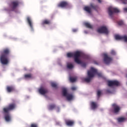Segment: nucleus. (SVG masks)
Wrapping results in <instances>:
<instances>
[{"mask_svg":"<svg viewBox=\"0 0 127 127\" xmlns=\"http://www.w3.org/2000/svg\"><path fill=\"white\" fill-rule=\"evenodd\" d=\"M27 21L30 27V28L33 29V26L32 25V22H31V19H30V17H27Z\"/></svg>","mask_w":127,"mask_h":127,"instance_id":"nucleus-18","label":"nucleus"},{"mask_svg":"<svg viewBox=\"0 0 127 127\" xmlns=\"http://www.w3.org/2000/svg\"><path fill=\"white\" fill-rule=\"evenodd\" d=\"M51 86L53 88H55V89H57V84L55 82H52Z\"/></svg>","mask_w":127,"mask_h":127,"instance_id":"nucleus-29","label":"nucleus"},{"mask_svg":"<svg viewBox=\"0 0 127 127\" xmlns=\"http://www.w3.org/2000/svg\"><path fill=\"white\" fill-rule=\"evenodd\" d=\"M10 54V50L5 48L1 52L0 56V62L2 65H7L8 64V55Z\"/></svg>","mask_w":127,"mask_h":127,"instance_id":"nucleus-1","label":"nucleus"},{"mask_svg":"<svg viewBox=\"0 0 127 127\" xmlns=\"http://www.w3.org/2000/svg\"><path fill=\"white\" fill-rule=\"evenodd\" d=\"M63 95L64 97H66L68 101H71V100H73V95L67 93V89L65 88H63Z\"/></svg>","mask_w":127,"mask_h":127,"instance_id":"nucleus-6","label":"nucleus"},{"mask_svg":"<svg viewBox=\"0 0 127 127\" xmlns=\"http://www.w3.org/2000/svg\"><path fill=\"white\" fill-rule=\"evenodd\" d=\"M19 4V2L18 1H13L11 2L10 6L11 7L12 10H14L18 6Z\"/></svg>","mask_w":127,"mask_h":127,"instance_id":"nucleus-14","label":"nucleus"},{"mask_svg":"<svg viewBox=\"0 0 127 127\" xmlns=\"http://www.w3.org/2000/svg\"><path fill=\"white\" fill-rule=\"evenodd\" d=\"M51 21H50V20L46 19L43 21L42 24V25H44V24L49 25V24H51Z\"/></svg>","mask_w":127,"mask_h":127,"instance_id":"nucleus-20","label":"nucleus"},{"mask_svg":"<svg viewBox=\"0 0 127 127\" xmlns=\"http://www.w3.org/2000/svg\"><path fill=\"white\" fill-rule=\"evenodd\" d=\"M107 92H110V91H109V90H107Z\"/></svg>","mask_w":127,"mask_h":127,"instance_id":"nucleus-43","label":"nucleus"},{"mask_svg":"<svg viewBox=\"0 0 127 127\" xmlns=\"http://www.w3.org/2000/svg\"><path fill=\"white\" fill-rule=\"evenodd\" d=\"M121 1L124 3V4H127V0H121Z\"/></svg>","mask_w":127,"mask_h":127,"instance_id":"nucleus-32","label":"nucleus"},{"mask_svg":"<svg viewBox=\"0 0 127 127\" xmlns=\"http://www.w3.org/2000/svg\"><path fill=\"white\" fill-rule=\"evenodd\" d=\"M91 108L92 110H95L97 108V103L96 102H92L91 103Z\"/></svg>","mask_w":127,"mask_h":127,"instance_id":"nucleus-22","label":"nucleus"},{"mask_svg":"<svg viewBox=\"0 0 127 127\" xmlns=\"http://www.w3.org/2000/svg\"><path fill=\"white\" fill-rule=\"evenodd\" d=\"M101 95H102V91L100 90H98L97 93V96L98 99H100V97H101Z\"/></svg>","mask_w":127,"mask_h":127,"instance_id":"nucleus-28","label":"nucleus"},{"mask_svg":"<svg viewBox=\"0 0 127 127\" xmlns=\"http://www.w3.org/2000/svg\"><path fill=\"white\" fill-rule=\"evenodd\" d=\"M84 25L87 28H90V29H92V28H93V26H92L91 24H90L88 22H85L84 23Z\"/></svg>","mask_w":127,"mask_h":127,"instance_id":"nucleus-24","label":"nucleus"},{"mask_svg":"<svg viewBox=\"0 0 127 127\" xmlns=\"http://www.w3.org/2000/svg\"><path fill=\"white\" fill-rule=\"evenodd\" d=\"M111 54L112 55H116V52H115V51H114V50H112V51H111Z\"/></svg>","mask_w":127,"mask_h":127,"instance_id":"nucleus-35","label":"nucleus"},{"mask_svg":"<svg viewBox=\"0 0 127 127\" xmlns=\"http://www.w3.org/2000/svg\"><path fill=\"white\" fill-rule=\"evenodd\" d=\"M124 10L125 12H127V8H124Z\"/></svg>","mask_w":127,"mask_h":127,"instance_id":"nucleus-39","label":"nucleus"},{"mask_svg":"<svg viewBox=\"0 0 127 127\" xmlns=\"http://www.w3.org/2000/svg\"><path fill=\"white\" fill-rule=\"evenodd\" d=\"M94 69L96 71V72L94 73V76L96 74L98 77H103V74H102V73L98 72V70L95 68H94Z\"/></svg>","mask_w":127,"mask_h":127,"instance_id":"nucleus-26","label":"nucleus"},{"mask_svg":"<svg viewBox=\"0 0 127 127\" xmlns=\"http://www.w3.org/2000/svg\"><path fill=\"white\" fill-rule=\"evenodd\" d=\"M92 8L95 10L98 9V5H95L93 3H91L90 6H86L84 7V10L88 12V13H91L92 11Z\"/></svg>","mask_w":127,"mask_h":127,"instance_id":"nucleus-4","label":"nucleus"},{"mask_svg":"<svg viewBox=\"0 0 127 127\" xmlns=\"http://www.w3.org/2000/svg\"><path fill=\"white\" fill-rule=\"evenodd\" d=\"M39 93H40L41 95H45V94L48 93V90L47 89H45L43 87H41L39 89Z\"/></svg>","mask_w":127,"mask_h":127,"instance_id":"nucleus-16","label":"nucleus"},{"mask_svg":"<svg viewBox=\"0 0 127 127\" xmlns=\"http://www.w3.org/2000/svg\"><path fill=\"white\" fill-rule=\"evenodd\" d=\"M72 31L73 32H77V30L76 29H73Z\"/></svg>","mask_w":127,"mask_h":127,"instance_id":"nucleus-37","label":"nucleus"},{"mask_svg":"<svg viewBox=\"0 0 127 127\" xmlns=\"http://www.w3.org/2000/svg\"><path fill=\"white\" fill-rule=\"evenodd\" d=\"M112 108L113 109V112L115 114H118V113L120 112L121 110V107L117 105L116 103H114L112 105Z\"/></svg>","mask_w":127,"mask_h":127,"instance_id":"nucleus-13","label":"nucleus"},{"mask_svg":"<svg viewBox=\"0 0 127 127\" xmlns=\"http://www.w3.org/2000/svg\"><path fill=\"white\" fill-rule=\"evenodd\" d=\"M76 88L75 87H71L72 91H75L76 90Z\"/></svg>","mask_w":127,"mask_h":127,"instance_id":"nucleus-36","label":"nucleus"},{"mask_svg":"<svg viewBox=\"0 0 127 127\" xmlns=\"http://www.w3.org/2000/svg\"><path fill=\"white\" fill-rule=\"evenodd\" d=\"M6 90L8 93H10L11 92H14V91H15V88L14 86H7Z\"/></svg>","mask_w":127,"mask_h":127,"instance_id":"nucleus-17","label":"nucleus"},{"mask_svg":"<svg viewBox=\"0 0 127 127\" xmlns=\"http://www.w3.org/2000/svg\"><path fill=\"white\" fill-rule=\"evenodd\" d=\"M58 7L66 8L70 6V4L67 1H62L58 4Z\"/></svg>","mask_w":127,"mask_h":127,"instance_id":"nucleus-9","label":"nucleus"},{"mask_svg":"<svg viewBox=\"0 0 127 127\" xmlns=\"http://www.w3.org/2000/svg\"><path fill=\"white\" fill-rule=\"evenodd\" d=\"M24 78H25V79H31L32 78V74H25Z\"/></svg>","mask_w":127,"mask_h":127,"instance_id":"nucleus-27","label":"nucleus"},{"mask_svg":"<svg viewBox=\"0 0 127 127\" xmlns=\"http://www.w3.org/2000/svg\"><path fill=\"white\" fill-rule=\"evenodd\" d=\"M81 64V65L82 66V67H86V63H82L81 62V64Z\"/></svg>","mask_w":127,"mask_h":127,"instance_id":"nucleus-34","label":"nucleus"},{"mask_svg":"<svg viewBox=\"0 0 127 127\" xmlns=\"http://www.w3.org/2000/svg\"><path fill=\"white\" fill-rule=\"evenodd\" d=\"M69 81L71 83H74V82H76V81H77V77L70 76L69 77Z\"/></svg>","mask_w":127,"mask_h":127,"instance_id":"nucleus-23","label":"nucleus"},{"mask_svg":"<svg viewBox=\"0 0 127 127\" xmlns=\"http://www.w3.org/2000/svg\"><path fill=\"white\" fill-rule=\"evenodd\" d=\"M14 108H15V104H11L9 105L8 108L3 109L4 113H6V114H7L8 112H9V111L13 110Z\"/></svg>","mask_w":127,"mask_h":127,"instance_id":"nucleus-11","label":"nucleus"},{"mask_svg":"<svg viewBox=\"0 0 127 127\" xmlns=\"http://www.w3.org/2000/svg\"><path fill=\"white\" fill-rule=\"evenodd\" d=\"M109 87H113V86H120V82L118 80H109L108 81Z\"/></svg>","mask_w":127,"mask_h":127,"instance_id":"nucleus-10","label":"nucleus"},{"mask_svg":"<svg viewBox=\"0 0 127 127\" xmlns=\"http://www.w3.org/2000/svg\"><path fill=\"white\" fill-rule=\"evenodd\" d=\"M55 108H56L55 104H51L48 106V110H49V111H52V110H54Z\"/></svg>","mask_w":127,"mask_h":127,"instance_id":"nucleus-21","label":"nucleus"},{"mask_svg":"<svg viewBox=\"0 0 127 127\" xmlns=\"http://www.w3.org/2000/svg\"><path fill=\"white\" fill-rule=\"evenodd\" d=\"M94 64H96V65H98V63H97V62L96 61L94 62Z\"/></svg>","mask_w":127,"mask_h":127,"instance_id":"nucleus-41","label":"nucleus"},{"mask_svg":"<svg viewBox=\"0 0 127 127\" xmlns=\"http://www.w3.org/2000/svg\"><path fill=\"white\" fill-rule=\"evenodd\" d=\"M115 37L116 40H124L125 42H127V36L126 35L120 36L119 35H116Z\"/></svg>","mask_w":127,"mask_h":127,"instance_id":"nucleus-12","label":"nucleus"},{"mask_svg":"<svg viewBox=\"0 0 127 127\" xmlns=\"http://www.w3.org/2000/svg\"><path fill=\"white\" fill-rule=\"evenodd\" d=\"M67 56L69 58L73 57L74 62L75 63H77V64H81V63H82V61L80 60V58L81 57V52L79 51H76L74 53H68L67 54Z\"/></svg>","mask_w":127,"mask_h":127,"instance_id":"nucleus-2","label":"nucleus"},{"mask_svg":"<svg viewBox=\"0 0 127 127\" xmlns=\"http://www.w3.org/2000/svg\"><path fill=\"white\" fill-rule=\"evenodd\" d=\"M126 77L127 78V73L126 74Z\"/></svg>","mask_w":127,"mask_h":127,"instance_id":"nucleus-42","label":"nucleus"},{"mask_svg":"<svg viewBox=\"0 0 127 127\" xmlns=\"http://www.w3.org/2000/svg\"><path fill=\"white\" fill-rule=\"evenodd\" d=\"M98 33H104L105 34H109V30L108 28L105 26H101L97 30Z\"/></svg>","mask_w":127,"mask_h":127,"instance_id":"nucleus-8","label":"nucleus"},{"mask_svg":"<svg viewBox=\"0 0 127 127\" xmlns=\"http://www.w3.org/2000/svg\"><path fill=\"white\" fill-rule=\"evenodd\" d=\"M118 12H120V10L117 8L112 6H110L108 8V14L111 17H113V14H114V13H118Z\"/></svg>","mask_w":127,"mask_h":127,"instance_id":"nucleus-5","label":"nucleus"},{"mask_svg":"<svg viewBox=\"0 0 127 127\" xmlns=\"http://www.w3.org/2000/svg\"><path fill=\"white\" fill-rule=\"evenodd\" d=\"M104 57V62L107 65H109L111 62L113 61V59L111 57H109L107 54H104L103 55Z\"/></svg>","mask_w":127,"mask_h":127,"instance_id":"nucleus-7","label":"nucleus"},{"mask_svg":"<svg viewBox=\"0 0 127 127\" xmlns=\"http://www.w3.org/2000/svg\"><path fill=\"white\" fill-rule=\"evenodd\" d=\"M5 120L6 122H10L11 118L9 114H7L5 115Z\"/></svg>","mask_w":127,"mask_h":127,"instance_id":"nucleus-19","label":"nucleus"},{"mask_svg":"<svg viewBox=\"0 0 127 127\" xmlns=\"http://www.w3.org/2000/svg\"><path fill=\"white\" fill-rule=\"evenodd\" d=\"M98 1L99 3H101V2H102V0H98Z\"/></svg>","mask_w":127,"mask_h":127,"instance_id":"nucleus-40","label":"nucleus"},{"mask_svg":"<svg viewBox=\"0 0 127 127\" xmlns=\"http://www.w3.org/2000/svg\"><path fill=\"white\" fill-rule=\"evenodd\" d=\"M119 25H123L124 24V22L123 21H119L118 22Z\"/></svg>","mask_w":127,"mask_h":127,"instance_id":"nucleus-33","label":"nucleus"},{"mask_svg":"<svg viewBox=\"0 0 127 127\" xmlns=\"http://www.w3.org/2000/svg\"><path fill=\"white\" fill-rule=\"evenodd\" d=\"M67 67L68 69H72L73 67V64H68L67 65Z\"/></svg>","mask_w":127,"mask_h":127,"instance_id":"nucleus-30","label":"nucleus"},{"mask_svg":"<svg viewBox=\"0 0 127 127\" xmlns=\"http://www.w3.org/2000/svg\"><path fill=\"white\" fill-rule=\"evenodd\" d=\"M65 123L67 127H73V126H74V124H75V122L73 120H65Z\"/></svg>","mask_w":127,"mask_h":127,"instance_id":"nucleus-15","label":"nucleus"},{"mask_svg":"<svg viewBox=\"0 0 127 127\" xmlns=\"http://www.w3.org/2000/svg\"><path fill=\"white\" fill-rule=\"evenodd\" d=\"M30 127H38V125L36 123H33L31 124Z\"/></svg>","mask_w":127,"mask_h":127,"instance_id":"nucleus-31","label":"nucleus"},{"mask_svg":"<svg viewBox=\"0 0 127 127\" xmlns=\"http://www.w3.org/2000/svg\"><path fill=\"white\" fill-rule=\"evenodd\" d=\"M97 71L94 69V67H91L90 70L87 72L88 77L84 79V81L86 83H90L91 82V79L93 77H95V73H96Z\"/></svg>","mask_w":127,"mask_h":127,"instance_id":"nucleus-3","label":"nucleus"},{"mask_svg":"<svg viewBox=\"0 0 127 127\" xmlns=\"http://www.w3.org/2000/svg\"><path fill=\"white\" fill-rule=\"evenodd\" d=\"M60 111V108L59 107H57V111L59 112Z\"/></svg>","mask_w":127,"mask_h":127,"instance_id":"nucleus-38","label":"nucleus"},{"mask_svg":"<svg viewBox=\"0 0 127 127\" xmlns=\"http://www.w3.org/2000/svg\"><path fill=\"white\" fill-rule=\"evenodd\" d=\"M126 119L124 117H120L117 119V121L119 123H123V122H125L126 121Z\"/></svg>","mask_w":127,"mask_h":127,"instance_id":"nucleus-25","label":"nucleus"}]
</instances>
